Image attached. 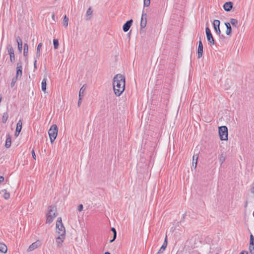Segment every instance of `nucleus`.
I'll return each mask as SVG.
<instances>
[{"label": "nucleus", "instance_id": "4c0bfd02", "mask_svg": "<svg viewBox=\"0 0 254 254\" xmlns=\"http://www.w3.org/2000/svg\"><path fill=\"white\" fill-rule=\"evenodd\" d=\"M150 3V0H144V6L148 7Z\"/></svg>", "mask_w": 254, "mask_h": 254}, {"label": "nucleus", "instance_id": "ea45409f", "mask_svg": "<svg viewBox=\"0 0 254 254\" xmlns=\"http://www.w3.org/2000/svg\"><path fill=\"white\" fill-rule=\"evenodd\" d=\"M82 99V97H79V99H78V103H77V106L78 107H80V105L81 104Z\"/></svg>", "mask_w": 254, "mask_h": 254}, {"label": "nucleus", "instance_id": "e433bc0d", "mask_svg": "<svg viewBox=\"0 0 254 254\" xmlns=\"http://www.w3.org/2000/svg\"><path fill=\"white\" fill-rule=\"evenodd\" d=\"M216 33L220 36V34H221V31H220V27L219 26H217L215 28H214Z\"/></svg>", "mask_w": 254, "mask_h": 254}, {"label": "nucleus", "instance_id": "39448f33", "mask_svg": "<svg viewBox=\"0 0 254 254\" xmlns=\"http://www.w3.org/2000/svg\"><path fill=\"white\" fill-rule=\"evenodd\" d=\"M219 134L221 140H228V128L226 126L219 127Z\"/></svg>", "mask_w": 254, "mask_h": 254}, {"label": "nucleus", "instance_id": "1a4fd4ad", "mask_svg": "<svg viewBox=\"0 0 254 254\" xmlns=\"http://www.w3.org/2000/svg\"><path fill=\"white\" fill-rule=\"evenodd\" d=\"M203 54V44L201 41V37H199V41L197 49L198 58H200L202 56Z\"/></svg>", "mask_w": 254, "mask_h": 254}, {"label": "nucleus", "instance_id": "20e7f679", "mask_svg": "<svg viewBox=\"0 0 254 254\" xmlns=\"http://www.w3.org/2000/svg\"><path fill=\"white\" fill-rule=\"evenodd\" d=\"M58 128L56 125H53L48 131L50 141L53 143L56 138L58 134Z\"/></svg>", "mask_w": 254, "mask_h": 254}, {"label": "nucleus", "instance_id": "4468645a", "mask_svg": "<svg viewBox=\"0 0 254 254\" xmlns=\"http://www.w3.org/2000/svg\"><path fill=\"white\" fill-rule=\"evenodd\" d=\"M233 7V2L228 1L225 2L223 5V8L226 11H230Z\"/></svg>", "mask_w": 254, "mask_h": 254}, {"label": "nucleus", "instance_id": "49530a36", "mask_svg": "<svg viewBox=\"0 0 254 254\" xmlns=\"http://www.w3.org/2000/svg\"><path fill=\"white\" fill-rule=\"evenodd\" d=\"M251 191L252 193H254V184L251 189Z\"/></svg>", "mask_w": 254, "mask_h": 254}, {"label": "nucleus", "instance_id": "2eb2a0df", "mask_svg": "<svg viewBox=\"0 0 254 254\" xmlns=\"http://www.w3.org/2000/svg\"><path fill=\"white\" fill-rule=\"evenodd\" d=\"M167 246V236H166V238L165 239L164 243H163L162 246H161V247L160 248V249H159V250L158 251L157 254L163 253V252L166 249Z\"/></svg>", "mask_w": 254, "mask_h": 254}, {"label": "nucleus", "instance_id": "9d476101", "mask_svg": "<svg viewBox=\"0 0 254 254\" xmlns=\"http://www.w3.org/2000/svg\"><path fill=\"white\" fill-rule=\"evenodd\" d=\"M65 236L64 235H60L56 238V243L57 244V247L59 248H61L62 246V244L64 241V240L65 239Z\"/></svg>", "mask_w": 254, "mask_h": 254}, {"label": "nucleus", "instance_id": "f8f14e48", "mask_svg": "<svg viewBox=\"0 0 254 254\" xmlns=\"http://www.w3.org/2000/svg\"><path fill=\"white\" fill-rule=\"evenodd\" d=\"M133 22V20L132 19H130L127 21L123 25V31L125 32L128 31L129 28H130Z\"/></svg>", "mask_w": 254, "mask_h": 254}, {"label": "nucleus", "instance_id": "de8ad7c7", "mask_svg": "<svg viewBox=\"0 0 254 254\" xmlns=\"http://www.w3.org/2000/svg\"><path fill=\"white\" fill-rule=\"evenodd\" d=\"M240 254H248V252L243 251L242 252H241Z\"/></svg>", "mask_w": 254, "mask_h": 254}, {"label": "nucleus", "instance_id": "bb28decb", "mask_svg": "<svg viewBox=\"0 0 254 254\" xmlns=\"http://www.w3.org/2000/svg\"><path fill=\"white\" fill-rule=\"evenodd\" d=\"M226 156L223 153H221L219 157V162L220 163L221 165L224 163L225 161Z\"/></svg>", "mask_w": 254, "mask_h": 254}, {"label": "nucleus", "instance_id": "8fccbe9b", "mask_svg": "<svg viewBox=\"0 0 254 254\" xmlns=\"http://www.w3.org/2000/svg\"><path fill=\"white\" fill-rule=\"evenodd\" d=\"M104 254H111L109 252H106Z\"/></svg>", "mask_w": 254, "mask_h": 254}, {"label": "nucleus", "instance_id": "0eeeda50", "mask_svg": "<svg viewBox=\"0 0 254 254\" xmlns=\"http://www.w3.org/2000/svg\"><path fill=\"white\" fill-rule=\"evenodd\" d=\"M206 31V37L207 41L212 45H215V42L214 40V38L213 37V36L211 34V32L210 31V30L208 27H206L205 29Z\"/></svg>", "mask_w": 254, "mask_h": 254}, {"label": "nucleus", "instance_id": "c756f323", "mask_svg": "<svg viewBox=\"0 0 254 254\" xmlns=\"http://www.w3.org/2000/svg\"><path fill=\"white\" fill-rule=\"evenodd\" d=\"M28 51V46L27 43H25L24 45V51H23V55L24 56H26L27 55Z\"/></svg>", "mask_w": 254, "mask_h": 254}, {"label": "nucleus", "instance_id": "37998d69", "mask_svg": "<svg viewBox=\"0 0 254 254\" xmlns=\"http://www.w3.org/2000/svg\"><path fill=\"white\" fill-rule=\"evenodd\" d=\"M83 205L82 204H79L78 206V210L79 211H81L82 210H83Z\"/></svg>", "mask_w": 254, "mask_h": 254}, {"label": "nucleus", "instance_id": "aec40b11", "mask_svg": "<svg viewBox=\"0 0 254 254\" xmlns=\"http://www.w3.org/2000/svg\"><path fill=\"white\" fill-rule=\"evenodd\" d=\"M198 158V156L197 154L193 156L192 165L194 166V168L196 167Z\"/></svg>", "mask_w": 254, "mask_h": 254}, {"label": "nucleus", "instance_id": "72a5a7b5", "mask_svg": "<svg viewBox=\"0 0 254 254\" xmlns=\"http://www.w3.org/2000/svg\"><path fill=\"white\" fill-rule=\"evenodd\" d=\"M16 70H22V63L21 61L18 62L16 64Z\"/></svg>", "mask_w": 254, "mask_h": 254}, {"label": "nucleus", "instance_id": "79ce46f5", "mask_svg": "<svg viewBox=\"0 0 254 254\" xmlns=\"http://www.w3.org/2000/svg\"><path fill=\"white\" fill-rule=\"evenodd\" d=\"M20 131H20V130H19V129H16L14 135H15L16 137H17V136L19 135V133H20Z\"/></svg>", "mask_w": 254, "mask_h": 254}, {"label": "nucleus", "instance_id": "09e8293b", "mask_svg": "<svg viewBox=\"0 0 254 254\" xmlns=\"http://www.w3.org/2000/svg\"><path fill=\"white\" fill-rule=\"evenodd\" d=\"M52 18L55 20V14H53L52 16Z\"/></svg>", "mask_w": 254, "mask_h": 254}, {"label": "nucleus", "instance_id": "6ab92c4d", "mask_svg": "<svg viewBox=\"0 0 254 254\" xmlns=\"http://www.w3.org/2000/svg\"><path fill=\"white\" fill-rule=\"evenodd\" d=\"M16 41L18 44V49L20 52H21L22 49V41L19 37H17Z\"/></svg>", "mask_w": 254, "mask_h": 254}, {"label": "nucleus", "instance_id": "a878e982", "mask_svg": "<svg viewBox=\"0 0 254 254\" xmlns=\"http://www.w3.org/2000/svg\"><path fill=\"white\" fill-rule=\"evenodd\" d=\"M111 231L113 232L114 233V235H113V238L112 240H111L110 242V243H112L113 242H114L115 241V240L116 239V237H117V232H116V230L115 229V228H111Z\"/></svg>", "mask_w": 254, "mask_h": 254}, {"label": "nucleus", "instance_id": "f3484780", "mask_svg": "<svg viewBox=\"0 0 254 254\" xmlns=\"http://www.w3.org/2000/svg\"><path fill=\"white\" fill-rule=\"evenodd\" d=\"M47 75H45L44 78L42 81V90L43 91L45 92L46 90V86H47Z\"/></svg>", "mask_w": 254, "mask_h": 254}, {"label": "nucleus", "instance_id": "c9c22d12", "mask_svg": "<svg viewBox=\"0 0 254 254\" xmlns=\"http://www.w3.org/2000/svg\"><path fill=\"white\" fill-rule=\"evenodd\" d=\"M18 80V79L17 78H16V77H13L12 79V81H11V84H10V86L11 87H13L15 85V84L16 82V81Z\"/></svg>", "mask_w": 254, "mask_h": 254}, {"label": "nucleus", "instance_id": "473e14b6", "mask_svg": "<svg viewBox=\"0 0 254 254\" xmlns=\"http://www.w3.org/2000/svg\"><path fill=\"white\" fill-rule=\"evenodd\" d=\"M54 48L55 49H57L59 47V41L58 39H54L53 40Z\"/></svg>", "mask_w": 254, "mask_h": 254}, {"label": "nucleus", "instance_id": "f257e3e1", "mask_svg": "<svg viewBox=\"0 0 254 254\" xmlns=\"http://www.w3.org/2000/svg\"><path fill=\"white\" fill-rule=\"evenodd\" d=\"M125 78L121 74L116 75L113 78V88L115 95L120 96L125 90Z\"/></svg>", "mask_w": 254, "mask_h": 254}, {"label": "nucleus", "instance_id": "5701e85b", "mask_svg": "<svg viewBox=\"0 0 254 254\" xmlns=\"http://www.w3.org/2000/svg\"><path fill=\"white\" fill-rule=\"evenodd\" d=\"M42 46V43H40L38 44L37 48V52H36V58H39L40 56V49Z\"/></svg>", "mask_w": 254, "mask_h": 254}, {"label": "nucleus", "instance_id": "a18cd8bd", "mask_svg": "<svg viewBox=\"0 0 254 254\" xmlns=\"http://www.w3.org/2000/svg\"><path fill=\"white\" fill-rule=\"evenodd\" d=\"M4 181V178L3 177L0 176V183H2Z\"/></svg>", "mask_w": 254, "mask_h": 254}, {"label": "nucleus", "instance_id": "f03ea898", "mask_svg": "<svg viewBox=\"0 0 254 254\" xmlns=\"http://www.w3.org/2000/svg\"><path fill=\"white\" fill-rule=\"evenodd\" d=\"M56 207L55 206H50L48 207V211L46 214V223L50 224L54 219L56 217Z\"/></svg>", "mask_w": 254, "mask_h": 254}, {"label": "nucleus", "instance_id": "a211bd4d", "mask_svg": "<svg viewBox=\"0 0 254 254\" xmlns=\"http://www.w3.org/2000/svg\"><path fill=\"white\" fill-rule=\"evenodd\" d=\"M225 25L227 28L226 31V34L227 35H230L231 34L232 32V28L230 25V23L229 22H225Z\"/></svg>", "mask_w": 254, "mask_h": 254}, {"label": "nucleus", "instance_id": "6e6552de", "mask_svg": "<svg viewBox=\"0 0 254 254\" xmlns=\"http://www.w3.org/2000/svg\"><path fill=\"white\" fill-rule=\"evenodd\" d=\"M147 24V14L145 13H142L141 15V21H140V31L142 30V28H144Z\"/></svg>", "mask_w": 254, "mask_h": 254}, {"label": "nucleus", "instance_id": "7c9ffc66", "mask_svg": "<svg viewBox=\"0 0 254 254\" xmlns=\"http://www.w3.org/2000/svg\"><path fill=\"white\" fill-rule=\"evenodd\" d=\"M22 70H16V73L15 77H16V78L20 79L22 76Z\"/></svg>", "mask_w": 254, "mask_h": 254}, {"label": "nucleus", "instance_id": "9b49d317", "mask_svg": "<svg viewBox=\"0 0 254 254\" xmlns=\"http://www.w3.org/2000/svg\"><path fill=\"white\" fill-rule=\"evenodd\" d=\"M249 251L251 254H254V237L252 234L250 235Z\"/></svg>", "mask_w": 254, "mask_h": 254}, {"label": "nucleus", "instance_id": "423d86ee", "mask_svg": "<svg viewBox=\"0 0 254 254\" xmlns=\"http://www.w3.org/2000/svg\"><path fill=\"white\" fill-rule=\"evenodd\" d=\"M7 49L8 54L10 56V61L12 64H13L15 62V55L14 49L11 45H8L7 46Z\"/></svg>", "mask_w": 254, "mask_h": 254}, {"label": "nucleus", "instance_id": "f704fd0d", "mask_svg": "<svg viewBox=\"0 0 254 254\" xmlns=\"http://www.w3.org/2000/svg\"><path fill=\"white\" fill-rule=\"evenodd\" d=\"M213 25L214 28H215L217 26H220V21L218 20H214L213 22Z\"/></svg>", "mask_w": 254, "mask_h": 254}, {"label": "nucleus", "instance_id": "412c9836", "mask_svg": "<svg viewBox=\"0 0 254 254\" xmlns=\"http://www.w3.org/2000/svg\"><path fill=\"white\" fill-rule=\"evenodd\" d=\"M7 248L5 245L4 244L0 243V252L5 253L7 252Z\"/></svg>", "mask_w": 254, "mask_h": 254}, {"label": "nucleus", "instance_id": "cd10ccee", "mask_svg": "<svg viewBox=\"0 0 254 254\" xmlns=\"http://www.w3.org/2000/svg\"><path fill=\"white\" fill-rule=\"evenodd\" d=\"M68 18L66 16V15H64L63 19V25L65 27H66L68 26Z\"/></svg>", "mask_w": 254, "mask_h": 254}, {"label": "nucleus", "instance_id": "7ed1b4c3", "mask_svg": "<svg viewBox=\"0 0 254 254\" xmlns=\"http://www.w3.org/2000/svg\"><path fill=\"white\" fill-rule=\"evenodd\" d=\"M56 232L60 235L65 236V229L62 223V218L59 217L56 222Z\"/></svg>", "mask_w": 254, "mask_h": 254}, {"label": "nucleus", "instance_id": "4be33fe9", "mask_svg": "<svg viewBox=\"0 0 254 254\" xmlns=\"http://www.w3.org/2000/svg\"><path fill=\"white\" fill-rule=\"evenodd\" d=\"M86 88V84H84L81 88L80 89L79 92V97H82L84 94V92Z\"/></svg>", "mask_w": 254, "mask_h": 254}, {"label": "nucleus", "instance_id": "c85d7f7f", "mask_svg": "<svg viewBox=\"0 0 254 254\" xmlns=\"http://www.w3.org/2000/svg\"><path fill=\"white\" fill-rule=\"evenodd\" d=\"M230 23L233 26L236 27L238 26V22L236 19L231 18L230 19Z\"/></svg>", "mask_w": 254, "mask_h": 254}, {"label": "nucleus", "instance_id": "b1692460", "mask_svg": "<svg viewBox=\"0 0 254 254\" xmlns=\"http://www.w3.org/2000/svg\"><path fill=\"white\" fill-rule=\"evenodd\" d=\"M8 118V114L7 112H5L3 114L2 118V122L3 123H5Z\"/></svg>", "mask_w": 254, "mask_h": 254}, {"label": "nucleus", "instance_id": "ddd939ff", "mask_svg": "<svg viewBox=\"0 0 254 254\" xmlns=\"http://www.w3.org/2000/svg\"><path fill=\"white\" fill-rule=\"evenodd\" d=\"M40 246V242L39 241H36L32 243L28 248V251H32L35 249L38 248Z\"/></svg>", "mask_w": 254, "mask_h": 254}, {"label": "nucleus", "instance_id": "393cba45", "mask_svg": "<svg viewBox=\"0 0 254 254\" xmlns=\"http://www.w3.org/2000/svg\"><path fill=\"white\" fill-rule=\"evenodd\" d=\"M1 192H3V197L5 199H8L10 197V194L9 192H7L6 190H1Z\"/></svg>", "mask_w": 254, "mask_h": 254}, {"label": "nucleus", "instance_id": "c03bdc74", "mask_svg": "<svg viewBox=\"0 0 254 254\" xmlns=\"http://www.w3.org/2000/svg\"><path fill=\"white\" fill-rule=\"evenodd\" d=\"M37 59V58L36 57L35 59L34 63V68H37V66H36Z\"/></svg>", "mask_w": 254, "mask_h": 254}, {"label": "nucleus", "instance_id": "dca6fc26", "mask_svg": "<svg viewBox=\"0 0 254 254\" xmlns=\"http://www.w3.org/2000/svg\"><path fill=\"white\" fill-rule=\"evenodd\" d=\"M11 144V137L9 134H7L6 136V140L5 143V147L8 148L10 147Z\"/></svg>", "mask_w": 254, "mask_h": 254}, {"label": "nucleus", "instance_id": "2f4dec72", "mask_svg": "<svg viewBox=\"0 0 254 254\" xmlns=\"http://www.w3.org/2000/svg\"><path fill=\"white\" fill-rule=\"evenodd\" d=\"M22 121L21 120H20L17 124V126H16V129H19V130H21V129H22Z\"/></svg>", "mask_w": 254, "mask_h": 254}, {"label": "nucleus", "instance_id": "a19ab883", "mask_svg": "<svg viewBox=\"0 0 254 254\" xmlns=\"http://www.w3.org/2000/svg\"><path fill=\"white\" fill-rule=\"evenodd\" d=\"M31 153H32V158L36 160V154L35 153V151H34V149H32V152H31Z\"/></svg>", "mask_w": 254, "mask_h": 254}, {"label": "nucleus", "instance_id": "58836bf2", "mask_svg": "<svg viewBox=\"0 0 254 254\" xmlns=\"http://www.w3.org/2000/svg\"><path fill=\"white\" fill-rule=\"evenodd\" d=\"M92 13V10L91 8H89L86 12V15L87 16L91 15Z\"/></svg>", "mask_w": 254, "mask_h": 254}]
</instances>
